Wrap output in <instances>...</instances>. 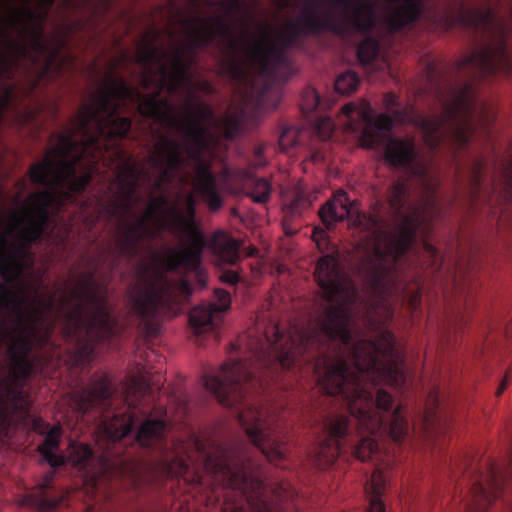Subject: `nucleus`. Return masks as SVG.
I'll return each instance as SVG.
<instances>
[{"mask_svg": "<svg viewBox=\"0 0 512 512\" xmlns=\"http://www.w3.org/2000/svg\"><path fill=\"white\" fill-rule=\"evenodd\" d=\"M355 110L356 106L353 103H347L342 107V113L349 118L353 115Z\"/></svg>", "mask_w": 512, "mask_h": 512, "instance_id": "29", "label": "nucleus"}, {"mask_svg": "<svg viewBox=\"0 0 512 512\" xmlns=\"http://www.w3.org/2000/svg\"><path fill=\"white\" fill-rule=\"evenodd\" d=\"M199 89L209 93L212 91V86L209 82L207 81H203V82H200L199 83Z\"/></svg>", "mask_w": 512, "mask_h": 512, "instance_id": "31", "label": "nucleus"}, {"mask_svg": "<svg viewBox=\"0 0 512 512\" xmlns=\"http://www.w3.org/2000/svg\"><path fill=\"white\" fill-rule=\"evenodd\" d=\"M214 117H215V122L211 121V120H204V124L209 129H211V127H216L219 124L218 119L215 114H214ZM220 125H221V129L223 131L224 137L228 140H233L236 136H238V134L241 131V121L237 115L226 114L222 118ZM209 132H211V130H209ZM210 135H211V138H210V142H211L213 139V135H212V133H210Z\"/></svg>", "mask_w": 512, "mask_h": 512, "instance_id": "17", "label": "nucleus"}, {"mask_svg": "<svg viewBox=\"0 0 512 512\" xmlns=\"http://www.w3.org/2000/svg\"><path fill=\"white\" fill-rule=\"evenodd\" d=\"M206 466L214 471L212 485L231 490L244 498L251 512H280V504L291 492L284 483L268 485L265 472L240 445H235L225 460L203 454Z\"/></svg>", "mask_w": 512, "mask_h": 512, "instance_id": "8", "label": "nucleus"}, {"mask_svg": "<svg viewBox=\"0 0 512 512\" xmlns=\"http://www.w3.org/2000/svg\"><path fill=\"white\" fill-rule=\"evenodd\" d=\"M265 147L263 145H258L254 149V161L252 166L254 169L259 167H263L266 164L265 159L263 158Z\"/></svg>", "mask_w": 512, "mask_h": 512, "instance_id": "28", "label": "nucleus"}, {"mask_svg": "<svg viewBox=\"0 0 512 512\" xmlns=\"http://www.w3.org/2000/svg\"><path fill=\"white\" fill-rule=\"evenodd\" d=\"M214 294L216 302L201 304L189 314V323L198 345L203 344L202 336L205 334H211L217 340L222 314L231 305V296L228 291L217 288Z\"/></svg>", "mask_w": 512, "mask_h": 512, "instance_id": "10", "label": "nucleus"}, {"mask_svg": "<svg viewBox=\"0 0 512 512\" xmlns=\"http://www.w3.org/2000/svg\"><path fill=\"white\" fill-rule=\"evenodd\" d=\"M507 385H508V382H507V375H506L505 379L501 382L500 386L498 387L497 396H500L504 392Z\"/></svg>", "mask_w": 512, "mask_h": 512, "instance_id": "33", "label": "nucleus"}, {"mask_svg": "<svg viewBox=\"0 0 512 512\" xmlns=\"http://www.w3.org/2000/svg\"><path fill=\"white\" fill-rule=\"evenodd\" d=\"M309 205L310 201L305 192L301 189H296L291 200L283 206L282 226L286 235L292 236L296 234L297 228H294L292 223Z\"/></svg>", "mask_w": 512, "mask_h": 512, "instance_id": "15", "label": "nucleus"}, {"mask_svg": "<svg viewBox=\"0 0 512 512\" xmlns=\"http://www.w3.org/2000/svg\"><path fill=\"white\" fill-rule=\"evenodd\" d=\"M94 263V259L89 260V265H92Z\"/></svg>", "mask_w": 512, "mask_h": 512, "instance_id": "43", "label": "nucleus"}, {"mask_svg": "<svg viewBox=\"0 0 512 512\" xmlns=\"http://www.w3.org/2000/svg\"><path fill=\"white\" fill-rule=\"evenodd\" d=\"M97 268L80 275L76 288L63 295L40 297L26 294L20 284L0 283V438L10 428L31 420V399L23 382L32 373L30 354L46 345L52 327L46 321L62 318L67 338L77 342L78 353L89 360L95 344L112 338L118 330L111 314L108 289L96 279Z\"/></svg>", "mask_w": 512, "mask_h": 512, "instance_id": "4", "label": "nucleus"}, {"mask_svg": "<svg viewBox=\"0 0 512 512\" xmlns=\"http://www.w3.org/2000/svg\"><path fill=\"white\" fill-rule=\"evenodd\" d=\"M457 18L480 40L472 53L457 61V82L448 85L446 94L438 93L440 111L429 115L413 109L408 112L401 109L398 97L390 92L383 97L388 113L375 118L363 113L362 145L366 148L384 145L385 161L393 167L404 168L419 186V203L405 209L409 184L405 179H398L388 190L387 206L376 202L372 214L359 211L357 203L350 202L343 190L334 193L319 210L327 229L348 219L354 228L365 234L363 240L372 246V254L363 261L365 280L371 292L381 298L393 281L397 261L413 247L422 226L431 228L441 212L438 180L420 159L414 139L392 138L388 133L396 121H412L431 150H437L446 142H451L457 149L464 148L475 133L476 82L512 71V58L506 46V24L490 7L461 6Z\"/></svg>", "mask_w": 512, "mask_h": 512, "instance_id": "3", "label": "nucleus"}, {"mask_svg": "<svg viewBox=\"0 0 512 512\" xmlns=\"http://www.w3.org/2000/svg\"><path fill=\"white\" fill-rule=\"evenodd\" d=\"M385 489V478L382 472L377 469L371 476L370 483L366 486V492L369 497L368 512H386L382 501V495Z\"/></svg>", "mask_w": 512, "mask_h": 512, "instance_id": "16", "label": "nucleus"}, {"mask_svg": "<svg viewBox=\"0 0 512 512\" xmlns=\"http://www.w3.org/2000/svg\"><path fill=\"white\" fill-rule=\"evenodd\" d=\"M430 397L432 398V401H433V404L435 405V407L437 408L438 405H439V400H438V396L436 393H433L430 395Z\"/></svg>", "mask_w": 512, "mask_h": 512, "instance_id": "37", "label": "nucleus"}, {"mask_svg": "<svg viewBox=\"0 0 512 512\" xmlns=\"http://www.w3.org/2000/svg\"><path fill=\"white\" fill-rule=\"evenodd\" d=\"M210 248L222 264L236 265L241 259V242L224 231L212 235Z\"/></svg>", "mask_w": 512, "mask_h": 512, "instance_id": "14", "label": "nucleus"}, {"mask_svg": "<svg viewBox=\"0 0 512 512\" xmlns=\"http://www.w3.org/2000/svg\"><path fill=\"white\" fill-rule=\"evenodd\" d=\"M41 36H42V33L39 32L38 33V38H40ZM34 46H35L36 49H39V50H41L43 48V44L41 43L40 39H36L34 41Z\"/></svg>", "mask_w": 512, "mask_h": 512, "instance_id": "36", "label": "nucleus"}, {"mask_svg": "<svg viewBox=\"0 0 512 512\" xmlns=\"http://www.w3.org/2000/svg\"><path fill=\"white\" fill-rule=\"evenodd\" d=\"M482 170L483 164L481 161H477L473 168V173L471 177V190L473 197H477V194L480 192L482 185Z\"/></svg>", "mask_w": 512, "mask_h": 512, "instance_id": "26", "label": "nucleus"}, {"mask_svg": "<svg viewBox=\"0 0 512 512\" xmlns=\"http://www.w3.org/2000/svg\"><path fill=\"white\" fill-rule=\"evenodd\" d=\"M154 33H155V37L158 38L160 36V31L155 29L154 30Z\"/></svg>", "mask_w": 512, "mask_h": 512, "instance_id": "40", "label": "nucleus"}, {"mask_svg": "<svg viewBox=\"0 0 512 512\" xmlns=\"http://www.w3.org/2000/svg\"><path fill=\"white\" fill-rule=\"evenodd\" d=\"M86 511H87V512H94V508H93V507L88 506V507L86 508Z\"/></svg>", "mask_w": 512, "mask_h": 512, "instance_id": "41", "label": "nucleus"}, {"mask_svg": "<svg viewBox=\"0 0 512 512\" xmlns=\"http://www.w3.org/2000/svg\"><path fill=\"white\" fill-rule=\"evenodd\" d=\"M379 54V44L372 38L364 39L357 48V57L359 61L368 65L372 63Z\"/></svg>", "mask_w": 512, "mask_h": 512, "instance_id": "18", "label": "nucleus"}, {"mask_svg": "<svg viewBox=\"0 0 512 512\" xmlns=\"http://www.w3.org/2000/svg\"><path fill=\"white\" fill-rule=\"evenodd\" d=\"M511 165H512V163H511Z\"/></svg>", "mask_w": 512, "mask_h": 512, "instance_id": "47", "label": "nucleus"}, {"mask_svg": "<svg viewBox=\"0 0 512 512\" xmlns=\"http://www.w3.org/2000/svg\"><path fill=\"white\" fill-rule=\"evenodd\" d=\"M300 130L295 127H286L279 137V146L286 151L299 142Z\"/></svg>", "mask_w": 512, "mask_h": 512, "instance_id": "23", "label": "nucleus"}, {"mask_svg": "<svg viewBox=\"0 0 512 512\" xmlns=\"http://www.w3.org/2000/svg\"><path fill=\"white\" fill-rule=\"evenodd\" d=\"M360 83L359 76L354 71H346L340 74L335 80L334 86L340 94H350L354 92Z\"/></svg>", "mask_w": 512, "mask_h": 512, "instance_id": "19", "label": "nucleus"}, {"mask_svg": "<svg viewBox=\"0 0 512 512\" xmlns=\"http://www.w3.org/2000/svg\"><path fill=\"white\" fill-rule=\"evenodd\" d=\"M271 184L264 178H257L253 181L250 192L248 193L255 203L265 204L271 196Z\"/></svg>", "mask_w": 512, "mask_h": 512, "instance_id": "20", "label": "nucleus"}, {"mask_svg": "<svg viewBox=\"0 0 512 512\" xmlns=\"http://www.w3.org/2000/svg\"><path fill=\"white\" fill-rule=\"evenodd\" d=\"M24 13H25V15H26L27 17H29V18H33V17L35 16L34 12H32V11H31L30 9H28V8H26V9L24 10Z\"/></svg>", "mask_w": 512, "mask_h": 512, "instance_id": "38", "label": "nucleus"}, {"mask_svg": "<svg viewBox=\"0 0 512 512\" xmlns=\"http://www.w3.org/2000/svg\"><path fill=\"white\" fill-rule=\"evenodd\" d=\"M454 282H455V286H457L458 283H457V279L456 278L454 279Z\"/></svg>", "mask_w": 512, "mask_h": 512, "instance_id": "46", "label": "nucleus"}, {"mask_svg": "<svg viewBox=\"0 0 512 512\" xmlns=\"http://www.w3.org/2000/svg\"><path fill=\"white\" fill-rule=\"evenodd\" d=\"M315 279L322 290L318 309L306 327L293 326L288 335L278 326L263 338L248 335L246 353L229 359L218 370L203 375V385L217 401L235 410L239 425L268 461H284L289 451L283 418L258 403L256 394L277 382L282 371L307 365L322 399L310 423L316 442L310 461H336L342 453L367 461L379 451L372 437L387 432L401 443L408 434L402 407L392 411L393 397L377 386L381 382L401 388L406 383L404 356L387 327L393 311L384 304V315L367 311L374 339L352 331V310L360 298L357 285L338 259L322 256Z\"/></svg>", "mask_w": 512, "mask_h": 512, "instance_id": "1", "label": "nucleus"}, {"mask_svg": "<svg viewBox=\"0 0 512 512\" xmlns=\"http://www.w3.org/2000/svg\"><path fill=\"white\" fill-rule=\"evenodd\" d=\"M55 0H47L48 6H51L54 3Z\"/></svg>", "mask_w": 512, "mask_h": 512, "instance_id": "42", "label": "nucleus"}, {"mask_svg": "<svg viewBox=\"0 0 512 512\" xmlns=\"http://www.w3.org/2000/svg\"><path fill=\"white\" fill-rule=\"evenodd\" d=\"M166 184L163 182V179H161L160 177H158L154 182H153V191L151 193H153L154 191L156 190H162L164 188Z\"/></svg>", "mask_w": 512, "mask_h": 512, "instance_id": "30", "label": "nucleus"}, {"mask_svg": "<svg viewBox=\"0 0 512 512\" xmlns=\"http://www.w3.org/2000/svg\"><path fill=\"white\" fill-rule=\"evenodd\" d=\"M54 476L55 470L47 473L39 484L21 497L20 505L38 512H50L63 504L68 493L55 486Z\"/></svg>", "mask_w": 512, "mask_h": 512, "instance_id": "12", "label": "nucleus"}, {"mask_svg": "<svg viewBox=\"0 0 512 512\" xmlns=\"http://www.w3.org/2000/svg\"><path fill=\"white\" fill-rule=\"evenodd\" d=\"M507 385H508V382H507V375H506L505 379L501 382L500 386L498 387L497 396H500L504 392Z\"/></svg>", "mask_w": 512, "mask_h": 512, "instance_id": "32", "label": "nucleus"}, {"mask_svg": "<svg viewBox=\"0 0 512 512\" xmlns=\"http://www.w3.org/2000/svg\"><path fill=\"white\" fill-rule=\"evenodd\" d=\"M322 100L314 88H307L302 95L301 110L308 114L314 112L321 106Z\"/></svg>", "mask_w": 512, "mask_h": 512, "instance_id": "22", "label": "nucleus"}, {"mask_svg": "<svg viewBox=\"0 0 512 512\" xmlns=\"http://www.w3.org/2000/svg\"><path fill=\"white\" fill-rule=\"evenodd\" d=\"M183 290H184V291H186V292H188V293H191L189 283H187V282H184V283H183Z\"/></svg>", "mask_w": 512, "mask_h": 512, "instance_id": "39", "label": "nucleus"}, {"mask_svg": "<svg viewBox=\"0 0 512 512\" xmlns=\"http://www.w3.org/2000/svg\"><path fill=\"white\" fill-rule=\"evenodd\" d=\"M420 302V295L418 293L414 294L412 297H411V300H410V305L413 307V308H416L417 305L419 304Z\"/></svg>", "mask_w": 512, "mask_h": 512, "instance_id": "34", "label": "nucleus"}, {"mask_svg": "<svg viewBox=\"0 0 512 512\" xmlns=\"http://www.w3.org/2000/svg\"><path fill=\"white\" fill-rule=\"evenodd\" d=\"M219 280L222 283L235 286L237 283L240 282L241 276L236 270L232 269H223L219 273Z\"/></svg>", "mask_w": 512, "mask_h": 512, "instance_id": "27", "label": "nucleus"}, {"mask_svg": "<svg viewBox=\"0 0 512 512\" xmlns=\"http://www.w3.org/2000/svg\"><path fill=\"white\" fill-rule=\"evenodd\" d=\"M315 130L324 141L329 140L334 133V123L330 117H321L317 120Z\"/></svg>", "mask_w": 512, "mask_h": 512, "instance_id": "25", "label": "nucleus"}, {"mask_svg": "<svg viewBox=\"0 0 512 512\" xmlns=\"http://www.w3.org/2000/svg\"><path fill=\"white\" fill-rule=\"evenodd\" d=\"M60 445V428H51L45 436L44 441L39 445L43 460L53 469L65 465L67 461L79 471H83L86 477L92 480L96 476H112L121 472V463L115 459L116 452L107 448L101 455L96 456L92 448L83 443H72L69 446L68 456L57 454L55 451Z\"/></svg>", "mask_w": 512, "mask_h": 512, "instance_id": "9", "label": "nucleus"}, {"mask_svg": "<svg viewBox=\"0 0 512 512\" xmlns=\"http://www.w3.org/2000/svg\"><path fill=\"white\" fill-rule=\"evenodd\" d=\"M423 248L429 265L433 268V270L439 271L443 265V256L441 252L437 249V247L428 241H424Z\"/></svg>", "mask_w": 512, "mask_h": 512, "instance_id": "24", "label": "nucleus"}, {"mask_svg": "<svg viewBox=\"0 0 512 512\" xmlns=\"http://www.w3.org/2000/svg\"><path fill=\"white\" fill-rule=\"evenodd\" d=\"M55 145L42 162L34 163L29 170L30 179L46 189L29 196V208L22 217L9 223L5 233H0V276L2 283H18L25 270L34 264L31 248L40 243L48 229L57 225L54 214L66 202L74 201L89 185L91 173L77 176L75 163L68 161L74 144L67 135H51Z\"/></svg>", "mask_w": 512, "mask_h": 512, "instance_id": "7", "label": "nucleus"}, {"mask_svg": "<svg viewBox=\"0 0 512 512\" xmlns=\"http://www.w3.org/2000/svg\"><path fill=\"white\" fill-rule=\"evenodd\" d=\"M119 164L115 166L116 175L109 190L112 195L108 199L97 200L98 218L107 222L118 220L116 252L118 257L131 261L141 253L140 244H151L166 226V214L175 218L172 223L174 231L187 238V244L179 249H170L164 256H157L160 267L148 271L145 267L138 275L137 282L129 292L132 313L142 322L153 320L171 295L172 283L167 272L183 269L197 272L200 275L201 260L206 241L203 233L195 226V201L192 195L187 196V205L191 220H186L176 206L170 205L165 195L153 196L143 215L126 221V215L132 212L141 201L138 194L140 180H151V175L143 167L132 161V157L119 151ZM151 249V245H149Z\"/></svg>", "mask_w": 512, "mask_h": 512, "instance_id": "5", "label": "nucleus"}, {"mask_svg": "<svg viewBox=\"0 0 512 512\" xmlns=\"http://www.w3.org/2000/svg\"><path fill=\"white\" fill-rule=\"evenodd\" d=\"M486 467V473L481 474L472 485V499L467 504L470 512H486L501 492L504 482L512 479V455L509 460V471L505 473L497 464L490 461Z\"/></svg>", "mask_w": 512, "mask_h": 512, "instance_id": "11", "label": "nucleus"}, {"mask_svg": "<svg viewBox=\"0 0 512 512\" xmlns=\"http://www.w3.org/2000/svg\"><path fill=\"white\" fill-rule=\"evenodd\" d=\"M391 6L387 17L390 31L398 32L418 21L424 10V0H386Z\"/></svg>", "mask_w": 512, "mask_h": 512, "instance_id": "13", "label": "nucleus"}, {"mask_svg": "<svg viewBox=\"0 0 512 512\" xmlns=\"http://www.w3.org/2000/svg\"><path fill=\"white\" fill-rule=\"evenodd\" d=\"M435 417H436V411H433L432 408H429L426 411V420L433 422Z\"/></svg>", "mask_w": 512, "mask_h": 512, "instance_id": "35", "label": "nucleus"}, {"mask_svg": "<svg viewBox=\"0 0 512 512\" xmlns=\"http://www.w3.org/2000/svg\"><path fill=\"white\" fill-rule=\"evenodd\" d=\"M123 394V407L117 408L108 376H95L86 387L72 393L71 405L81 417L92 413L93 420L99 421V439L113 445L133 431L138 414L146 417L139 425L135 439L140 447L159 455V465L169 477L186 475L190 466L212 477L214 471L206 466L203 454L225 460L235 447L198 436H193L189 447L170 439L167 421L150 417L154 396L143 376L129 377L123 386Z\"/></svg>", "mask_w": 512, "mask_h": 512, "instance_id": "6", "label": "nucleus"}, {"mask_svg": "<svg viewBox=\"0 0 512 512\" xmlns=\"http://www.w3.org/2000/svg\"><path fill=\"white\" fill-rule=\"evenodd\" d=\"M33 423L36 425L38 420L37 419H32Z\"/></svg>", "mask_w": 512, "mask_h": 512, "instance_id": "45", "label": "nucleus"}, {"mask_svg": "<svg viewBox=\"0 0 512 512\" xmlns=\"http://www.w3.org/2000/svg\"><path fill=\"white\" fill-rule=\"evenodd\" d=\"M200 283L202 286H205V282L200 278Z\"/></svg>", "mask_w": 512, "mask_h": 512, "instance_id": "44", "label": "nucleus"}, {"mask_svg": "<svg viewBox=\"0 0 512 512\" xmlns=\"http://www.w3.org/2000/svg\"><path fill=\"white\" fill-rule=\"evenodd\" d=\"M329 4L328 9L320 11L318 0L305 1L299 15L286 23L278 40L264 36L251 40L246 30L239 39L225 17L214 15L183 19L181 25L187 31L188 43L174 46L171 54L152 43L141 45L135 57L136 63L143 67L141 86L145 90L153 89V92L144 94L123 77L111 73L103 85L90 94L89 101L80 107L63 131L55 132L71 138L74 147L67 160L75 163L77 176L90 172L93 178L98 161L105 160L106 154L116 158V166L119 151L127 155L120 141L128 137L132 121L118 112L131 104L144 119L176 132L183 140L161 136L155 145L156 154L149 157L151 165L160 171L163 182L172 184L192 160L196 192L210 210L220 209L223 199L217 176L212 171L211 162L202 157L210 147L211 138L204 120L215 122L214 110L194 91H189L188 99L183 103L184 114L178 117L170 100L161 97L162 92L166 90L174 95L190 85L191 68L197 63L198 52L213 45L217 39L223 75L242 84L248 81L253 71L265 82L264 90H268L280 78L281 70L291 68L287 50L302 47L305 37L324 32L341 35L347 25L358 30L368 28V0H330Z\"/></svg>", "mask_w": 512, "mask_h": 512, "instance_id": "2", "label": "nucleus"}, {"mask_svg": "<svg viewBox=\"0 0 512 512\" xmlns=\"http://www.w3.org/2000/svg\"><path fill=\"white\" fill-rule=\"evenodd\" d=\"M220 5L227 15H232L237 23L244 25V21L238 17L248 11V6L244 0H228L221 2Z\"/></svg>", "mask_w": 512, "mask_h": 512, "instance_id": "21", "label": "nucleus"}]
</instances>
